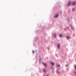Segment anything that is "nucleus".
Here are the masks:
<instances>
[{
	"label": "nucleus",
	"mask_w": 76,
	"mask_h": 76,
	"mask_svg": "<svg viewBox=\"0 0 76 76\" xmlns=\"http://www.w3.org/2000/svg\"><path fill=\"white\" fill-rule=\"evenodd\" d=\"M51 64H52V65H53H53H54V63L51 62Z\"/></svg>",
	"instance_id": "5"
},
{
	"label": "nucleus",
	"mask_w": 76,
	"mask_h": 76,
	"mask_svg": "<svg viewBox=\"0 0 76 76\" xmlns=\"http://www.w3.org/2000/svg\"><path fill=\"white\" fill-rule=\"evenodd\" d=\"M59 36L60 37H63V36L61 34H60V35H59Z\"/></svg>",
	"instance_id": "6"
},
{
	"label": "nucleus",
	"mask_w": 76,
	"mask_h": 76,
	"mask_svg": "<svg viewBox=\"0 0 76 76\" xmlns=\"http://www.w3.org/2000/svg\"><path fill=\"white\" fill-rule=\"evenodd\" d=\"M69 36H67V39H69Z\"/></svg>",
	"instance_id": "12"
},
{
	"label": "nucleus",
	"mask_w": 76,
	"mask_h": 76,
	"mask_svg": "<svg viewBox=\"0 0 76 76\" xmlns=\"http://www.w3.org/2000/svg\"><path fill=\"white\" fill-rule=\"evenodd\" d=\"M58 16V14H57L54 17V18H56Z\"/></svg>",
	"instance_id": "3"
},
{
	"label": "nucleus",
	"mask_w": 76,
	"mask_h": 76,
	"mask_svg": "<svg viewBox=\"0 0 76 76\" xmlns=\"http://www.w3.org/2000/svg\"><path fill=\"white\" fill-rule=\"evenodd\" d=\"M76 3L75 2H73L72 3L73 6H75V5H76Z\"/></svg>",
	"instance_id": "1"
},
{
	"label": "nucleus",
	"mask_w": 76,
	"mask_h": 76,
	"mask_svg": "<svg viewBox=\"0 0 76 76\" xmlns=\"http://www.w3.org/2000/svg\"><path fill=\"white\" fill-rule=\"evenodd\" d=\"M57 66H58V67H60V65L59 64H57Z\"/></svg>",
	"instance_id": "11"
},
{
	"label": "nucleus",
	"mask_w": 76,
	"mask_h": 76,
	"mask_svg": "<svg viewBox=\"0 0 76 76\" xmlns=\"http://www.w3.org/2000/svg\"><path fill=\"white\" fill-rule=\"evenodd\" d=\"M56 34H54V36H55V37H56Z\"/></svg>",
	"instance_id": "15"
},
{
	"label": "nucleus",
	"mask_w": 76,
	"mask_h": 76,
	"mask_svg": "<svg viewBox=\"0 0 76 76\" xmlns=\"http://www.w3.org/2000/svg\"><path fill=\"white\" fill-rule=\"evenodd\" d=\"M71 28L72 29H74V28L72 26H71Z\"/></svg>",
	"instance_id": "9"
},
{
	"label": "nucleus",
	"mask_w": 76,
	"mask_h": 76,
	"mask_svg": "<svg viewBox=\"0 0 76 76\" xmlns=\"http://www.w3.org/2000/svg\"><path fill=\"white\" fill-rule=\"evenodd\" d=\"M43 72H46V70L45 69H43Z\"/></svg>",
	"instance_id": "7"
},
{
	"label": "nucleus",
	"mask_w": 76,
	"mask_h": 76,
	"mask_svg": "<svg viewBox=\"0 0 76 76\" xmlns=\"http://www.w3.org/2000/svg\"><path fill=\"white\" fill-rule=\"evenodd\" d=\"M43 64L44 66H47V64L45 63H43Z\"/></svg>",
	"instance_id": "4"
},
{
	"label": "nucleus",
	"mask_w": 76,
	"mask_h": 76,
	"mask_svg": "<svg viewBox=\"0 0 76 76\" xmlns=\"http://www.w3.org/2000/svg\"><path fill=\"white\" fill-rule=\"evenodd\" d=\"M57 73H58V74H59V73H60V72L58 71L57 72Z\"/></svg>",
	"instance_id": "13"
},
{
	"label": "nucleus",
	"mask_w": 76,
	"mask_h": 76,
	"mask_svg": "<svg viewBox=\"0 0 76 76\" xmlns=\"http://www.w3.org/2000/svg\"><path fill=\"white\" fill-rule=\"evenodd\" d=\"M71 4V2L70 1H69L67 5L70 6V5Z\"/></svg>",
	"instance_id": "2"
},
{
	"label": "nucleus",
	"mask_w": 76,
	"mask_h": 76,
	"mask_svg": "<svg viewBox=\"0 0 76 76\" xmlns=\"http://www.w3.org/2000/svg\"><path fill=\"white\" fill-rule=\"evenodd\" d=\"M67 29H68L69 28H68V27H67Z\"/></svg>",
	"instance_id": "16"
},
{
	"label": "nucleus",
	"mask_w": 76,
	"mask_h": 76,
	"mask_svg": "<svg viewBox=\"0 0 76 76\" xmlns=\"http://www.w3.org/2000/svg\"><path fill=\"white\" fill-rule=\"evenodd\" d=\"M66 66H67V65H66Z\"/></svg>",
	"instance_id": "18"
},
{
	"label": "nucleus",
	"mask_w": 76,
	"mask_h": 76,
	"mask_svg": "<svg viewBox=\"0 0 76 76\" xmlns=\"http://www.w3.org/2000/svg\"><path fill=\"white\" fill-rule=\"evenodd\" d=\"M68 20H69H69L68 19Z\"/></svg>",
	"instance_id": "19"
},
{
	"label": "nucleus",
	"mask_w": 76,
	"mask_h": 76,
	"mask_svg": "<svg viewBox=\"0 0 76 76\" xmlns=\"http://www.w3.org/2000/svg\"><path fill=\"white\" fill-rule=\"evenodd\" d=\"M75 74H76V72H75Z\"/></svg>",
	"instance_id": "17"
},
{
	"label": "nucleus",
	"mask_w": 76,
	"mask_h": 76,
	"mask_svg": "<svg viewBox=\"0 0 76 76\" xmlns=\"http://www.w3.org/2000/svg\"><path fill=\"white\" fill-rule=\"evenodd\" d=\"M58 47L59 48H60V45L58 44Z\"/></svg>",
	"instance_id": "8"
},
{
	"label": "nucleus",
	"mask_w": 76,
	"mask_h": 76,
	"mask_svg": "<svg viewBox=\"0 0 76 76\" xmlns=\"http://www.w3.org/2000/svg\"><path fill=\"white\" fill-rule=\"evenodd\" d=\"M32 53H35V51H33Z\"/></svg>",
	"instance_id": "14"
},
{
	"label": "nucleus",
	"mask_w": 76,
	"mask_h": 76,
	"mask_svg": "<svg viewBox=\"0 0 76 76\" xmlns=\"http://www.w3.org/2000/svg\"><path fill=\"white\" fill-rule=\"evenodd\" d=\"M72 11L74 12V11H75V9H74V8H72Z\"/></svg>",
	"instance_id": "10"
}]
</instances>
